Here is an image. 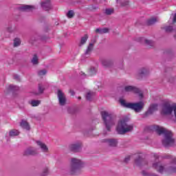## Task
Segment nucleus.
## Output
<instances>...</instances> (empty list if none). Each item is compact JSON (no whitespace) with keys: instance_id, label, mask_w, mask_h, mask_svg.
I'll use <instances>...</instances> for the list:
<instances>
[{"instance_id":"1","label":"nucleus","mask_w":176,"mask_h":176,"mask_svg":"<svg viewBox=\"0 0 176 176\" xmlns=\"http://www.w3.org/2000/svg\"><path fill=\"white\" fill-rule=\"evenodd\" d=\"M153 131H155L158 135H162L163 134L164 139L162 140V145L165 148H168V146H174L175 144V140L173 139V132L164 127L159 126L157 125H154L150 127Z\"/></svg>"},{"instance_id":"2","label":"nucleus","mask_w":176,"mask_h":176,"mask_svg":"<svg viewBox=\"0 0 176 176\" xmlns=\"http://www.w3.org/2000/svg\"><path fill=\"white\" fill-rule=\"evenodd\" d=\"M165 159H170V161L168 166L162 164V162H158L153 164V168L157 170V173L160 174H163L164 171H168L169 173L176 174V157L168 155L165 157Z\"/></svg>"},{"instance_id":"3","label":"nucleus","mask_w":176,"mask_h":176,"mask_svg":"<svg viewBox=\"0 0 176 176\" xmlns=\"http://www.w3.org/2000/svg\"><path fill=\"white\" fill-rule=\"evenodd\" d=\"M85 164L82 160L77 158H72L68 173L70 175H80V174H82V168H83Z\"/></svg>"},{"instance_id":"4","label":"nucleus","mask_w":176,"mask_h":176,"mask_svg":"<svg viewBox=\"0 0 176 176\" xmlns=\"http://www.w3.org/2000/svg\"><path fill=\"white\" fill-rule=\"evenodd\" d=\"M127 122H129V118L127 117H125L119 121L116 128L118 134H126V133L133 131V125L127 124Z\"/></svg>"},{"instance_id":"5","label":"nucleus","mask_w":176,"mask_h":176,"mask_svg":"<svg viewBox=\"0 0 176 176\" xmlns=\"http://www.w3.org/2000/svg\"><path fill=\"white\" fill-rule=\"evenodd\" d=\"M120 103L121 104L122 107H124V108L133 109V111H135V112H141L145 105V104L142 101L135 103H131L126 102V100L123 99H120Z\"/></svg>"},{"instance_id":"6","label":"nucleus","mask_w":176,"mask_h":176,"mask_svg":"<svg viewBox=\"0 0 176 176\" xmlns=\"http://www.w3.org/2000/svg\"><path fill=\"white\" fill-rule=\"evenodd\" d=\"M101 116L107 131H111V128L115 124L113 117L107 111H102Z\"/></svg>"},{"instance_id":"7","label":"nucleus","mask_w":176,"mask_h":176,"mask_svg":"<svg viewBox=\"0 0 176 176\" xmlns=\"http://www.w3.org/2000/svg\"><path fill=\"white\" fill-rule=\"evenodd\" d=\"M124 91L126 92L135 93V94H138L140 98H142V97H144V94H142L141 90L134 86H126L124 87Z\"/></svg>"},{"instance_id":"8","label":"nucleus","mask_w":176,"mask_h":176,"mask_svg":"<svg viewBox=\"0 0 176 176\" xmlns=\"http://www.w3.org/2000/svg\"><path fill=\"white\" fill-rule=\"evenodd\" d=\"M58 100L59 102V105L61 107H64L67 104V97L65 96V94L63 93L61 89H58L57 92Z\"/></svg>"},{"instance_id":"9","label":"nucleus","mask_w":176,"mask_h":176,"mask_svg":"<svg viewBox=\"0 0 176 176\" xmlns=\"http://www.w3.org/2000/svg\"><path fill=\"white\" fill-rule=\"evenodd\" d=\"M37 154L38 151L34 147H28L23 151V156H34Z\"/></svg>"},{"instance_id":"10","label":"nucleus","mask_w":176,"mask_h":176,"mask_svg":"<svg viewBox=\"0 0 176 176\" xmlns=\"http://www.w3.org/2000/svg\"><path fill=\"white\" fill-rule=\"evenodd\" d=\"M135 163L139 167H142V166H145V164H148V161L144 160L141 155H138L136 159L135 160Z\"/></svg>"},{"instance_id":"11","label":"nucleus","mask_w":176,"mask_h":176,"mask_svg":"<svg viewBox=\"0 0 176 176\" xmlns=\"http://www.w3.org/2000/svg\"><path fill=\"white\" fill-rule=\"evenodd\" d=\"M69 149L72 151V152H80L82 149V143L78 142V143L70 144L69 146Z\"/></svg>"},{"instance_id":"12","label":"nucleus","mask_w":176,"mask_h":176,"mask_svg":"<svg viewBox=\"0 0 176 176\" xmlns=\"http://www.w3.org/2000/svg\"><path fill=\"white\" fill-rule=\"evenodd\" d=\"M36 142L38 146L41 148L42 152H44L45 153H47L49 152V148H47V146H46L45 143L42 142L41 141H36Z\"/></svg>"},{"instance_id":"13","label":"nucleus","mask_w":176,"mask_h":176,"mask_svg":"<svg viewBox=\"0 0 176 176\" xmlns=\"http://www.w3.org/2000/svg\"><path fill=\"white\" fill-rule=\"evenodd\" d=\"M41 7L44 10H50L52 9V4L50 0H45L41 3Z\"/></svg>"},{"instance_id":"14","label":"nucleus","mask_w":176,"mask_h":176,"mask_svg":"<svg viewBox=\"0 0 176 176\" xmlns=\"http://www.w3.org/2000/svg\"><path fill=\"white\" fill-rule=\"evenodd\" d=\"M157 104H151L146 111V115H152L155 112V111H157Z\"/></svg>"},{"instance_id":"15","label":"nucleus","mask_w":176,"mask_h":176,"mask_svg":"<svg viewBox=\"0 0 176 176\" xmlns=\"http://www.w3.org/2000/svg\"><path fill=\"white\" fill-rule=\"evenodd\" d=\"M101 63L102 65H103V67H105L106 68L111 67L112 64H113L112 60L110 59H102Z\"/></svg>"},{"instance_id":"16","label":"nucleus","mask_w":176,"mask_h":176,"mask_svg":"<svg viewBox=\"0 0 176 176\" xmlns=\"http://www.w3.org/2000/svg\"><path fill=\"white\" fill-rule=\"evenodd\" d=\"M93 49H94V44L93 43H91L89 44L87 50H85V55L90 56V54H91V52H93Z\"/></svg>"},{"instance_id":"17","label":"nucleus","mask_w":176,"mask_h":176,"mask_svg":"<svg viewBox=\"0 0 176 176\" xmlns=\"http://www.w3.org/2000/svg\"><path fill=\"white\" fill-rule=\"evenodd\" d=\"M105 142L109 145V146H116L118 145V140L116 139H106Z\"/></svg>"},{"instance_id":"18","label":"nucleus","mask_w":176,"mask_h":176,"mask_svg":"<svg viewBox=\"0 0 176 176\" xmlns=\"http://www.w3.org/2000/svg\"><path fill=\"white\" fill-rule=\"evenodd\" d=\"M96 34H100L102 35V34H108L109 32V29L107 28H97L96 30Z\"/></svg>"},{"instance_id":"19","label":"nucleus","mask_w":176,"mask_h":176,"mask_svg":"<svg viewBox=\"0 0 176 176\" xmlns=\"http://www.w3.org/2000/svg\"><path fill=\"white\" fill-rule=\"evenodd\" d=\"M149 74V70L146 68H142L139 71V76L141 78H144V76H146Z\"/></svg>"},{"instance_id":"20","label":"nucleus","mask_w":176,"mask_h":176,"mask_svg":"<svg viewBox=\"0 0 176 176\" xmlns=\"http://www.w3.org/2000/svg\"><path fill=\"white\" fill-rule=\"evenodd\" d=\"M21 127L22 129H24L25 130L30 131V124H28L25 120H22V121L20 123Z\"/></svg>"},{"instance_id":"21","label":"nucleus","mask_w":176,"mask_h":176,"mask_svg":"<svg viewBox=\"0 0 176 176\" xmlns=\"http://www.w3.org/2000/svg\"><path fill=\"white\" fill-rule=\"evenodd\" d=\"M159 21V19L156 17H153L147 21V25H153V24H156Z\"/></svg>"},{"instance_id":"22","label":"nucleus","mask_w":176,"mask_h":176,"mask_svg":"<svg viewBox=\"0 0 176 176\" xmlns=\"http://www.w3.org/2000/svg\"><path fill=\"white\" fill-rule=\"evenodd\" d=\"M87 39H89V35L87 34H85L84 36L81 37L79 46H83L87 42Z\"/></svg>"},{"instance_id":"23","label":"nucleus","mask_w":176,"mask_h":176,"mask_svg":"<svg viewBox=\"0 0 176 176\" xmlns=\"http://www.w3.org/2000/svg\"><path fill=\"white\" fill-rule=\"evenodd\" d=\"M20 9L21 10H32V9H35V7L32 6L25 5V6H21Z\"/></svg>"},{"instance_id":"24","label":"nucleus","mask_w":176,"mask_h":176,"mask_svg":"<svg viewBox=\"0 0 176 176\" xmlns=\"http://www.w3.org/2000/svg\"><path fill=\"white\" fill-rule=\"evenodd\" d=\"M115 10L113 8H106L104 10V14H107V16H111V14H113V12Z\"/></svg>"},{"instance_id":"25","label":"nucleus","mask_w":176,"mask_h":176,"mask_svg":"<svg viewBox=\"0 0 176 176\" xmlns=\"http://www.w3.org/2000/svg\"><path fill=\"white\" fill-rule=\"evenodd\" d=\"M20 134V132L16 129H12L10 131V137H16V135H19Z\"/></svg>"},{"instance_id":"26","label":"nucleus","mask_w":176,"mask_h":176,"mask_svg":"<svg viewBox=\"0 0 176 176\" xmlns=\"http://www.w3.org/2000/svg\"><path fill=\"white\" fill-rule=\"evenodd\" d=\"M45 91V87H43V85L42 84L38 85V91L36 92L35 94L36 96H38V94H42L43 91Z\"/></svg>"},{"instance_id":"27","label":"nucleus","mask_w":176,"mask_h":176,"mask_svg":"<svg viewBox=\"0 0 176 176\" xmlns=\"http://www.w3.org/2000/svg\"><path fill=\"white\" fill-rule=\"evenodd\" d=\"M20 88L16 85H9L8 86V90H10L11 91H17V90H19Z\"/></svg>"},{"instance_id":"28","label":"nucleus","mask_w":176,"mask_h":176,"mask_svg":"<svg viewBox=\"0 0 176 176\" xmlns=\"http://www.w3.org/2000/svg\"><path fill=\"white\" fill-rule=\"evenodd\" d=\"M29 104H30V105H32V107H38V105H39L41 104V101L40 100H31L30 102H29Z\"/></svg>"},{"instance_id":"29","label":"nucleus","mask_w":176,"mask_h":176,"mask_svg":"<svg viewBox=\"0 0 176 176\" xmlns=\"http://www.w3.org/2000/svg\"><path fill=\"white\" fill-rule=\"evenodd\" d=\"M38 56H36V54H34L32 59V63L33 64V65H36L38 64Z\"/></svg>"},{"instance_id":"30","label":"nucleus","mask_w":176,"mask_h":176,"mask_svg":"<svg viewBox=\"0 0 176 176\" xmlns=\"http://www.w3.org/2000/svg\"><path fill=\"white\" fill-rule=\"evenodd\" d=\"M21 43V41H20V38H14V47H17L18 46H20Z\"/></svg>"},{"instance_id":"31","label":"nucleus","mask_w":176,"mask_h":176,"mask_svg":"<svg viewBox=\"0 0 176 176\" xmlns=\"http://www.w3.org/2000/svg\"><path fill=\"white\" fill-rule=\"evenodd\" d=\"M74 16H75V12L72 10H69L67 13V16L68 17V19H72Z\"/></svg>"},{"instance_id":"32","label":"nucleus","mask_w":176,"mask_h":176,"mask_svg":"<svg viewBox=\"0 0 176 176\" xmlns=\"http://www.w3.org/2000/svg\"><path fill=\"white\" fill-rule=\"evenodd\" d=\"M96 72H97V70H96V68L94 67H91L89 71V74L90 76H93V75H96Z\"/></svg>"},{"instance_id":"33","label":"nucleus","mask_w":176,"mask_h":176,"mask_svg":"<svg viewBox=\"0 0 176 176\" xmlns=\"http://www.w3.org/2000/svg\"><path fill=\"white\" fill-rule=\"evenodd\" d=\"M93 94H94L93 92H88L86 96V98L88 101H91V98L93 97Z\"/></svg>"},{"instance_id":"34","label":"nucleus","mask_w":176,"mask_h":176,"mask_svg":"<svg viewBox=\"0 0 176 176\" xmlns=\"http://www.w3.org/2000/svg\"><path fill=\"white\" fill-rule=\"evenodd\" d=\"M144 42L148 46H153V41L148 39H144Z\"/></svg>"},{"instance_id":"35","label":"nucleus","mask_w":176,"mask_h":176,"mask_svg":"<svg viewBox=\"0 0 176 176\" xmlns=\"http://www.w3.org/2000/svg\"><path fill=\"white\" fill-rule=\"evenodd\" d=\"M49 174V168H45L43 170L42 173V176H46Z\"/></svg>"},{"instance_id":"36","label":"nucleus","mask_w":176,"mask_h":176,"mask_svg":"<svg viewBox=\"0 0 176 176\" xmlns=\"http://www.w3.org/2000/svg\"><path fill=\"white\" fill-rule=\"evenodd\" d=\"M46 69H43V70H40L38 72V74L39 75V76H43V75H46Z\"/></svg>"},{"instance_id":"37","label":"nucleus","mask_w":176,"mask_h":176,"mask_svg":"<svg viewBox=\"0 0 176 176\" xmlns=\"http://www.w3.org/2000/svg\"><path fill=\"white\" fill-rule=\"evenodd\" d=\"M13 78L15 80H16V82H20L21 80L20 76L17 74H14Z\"/></svg>"},{"instance_id":"38","label":"nucleus","mask_w":176,"mask_h":176,"mask_svg":"<svg viewBox=\"0 0 176 176\" xmlns=\"http://www.w3.org/2000/svg\"><path fill=\"white\" fill-rule=\"evenodd\" d=\"M174 80H175V78H174V77H170L169 78H168V82H169V83H174Z\"/></svg>"},{"instance_id":"39","label":"nucleus","mask_w":176,"mask_h":176,"mask_svg":"<svg viewBox=\"0 0 176 176\" xmlns=\"http://www.w3.org/2000/svg\"><path fill=\"white\" fill-rule=\"evenodd\" d=\"M124 162V163H129V162H130V155L125 157Z\"/></svg>"},{"instance_id":"40","label":"nucleus","mask_w":176,"mask_h":176,"mask_svg":"<svg viewBox=\"0 0 176 176\" xmlns=\"http://www.w3.org/2000/svg\"><path fill=\"white\" fill-rule=\"evenodd\" d=\"M128 5H129V1H127L121 3V6H128Z\"/></svg>"},{"instance_id":"41","label":"nucleus","mask_w":176,"mask_h":176,"mask_svg":"<svg viewBox=\"0 0 176 176\" xmlns=\"http://www.w3.org/2000/svg\"><path fill=\"white\" fill-rule=\"evenodd\" d=\"M69 93H70L71 96H75V91H74V90L70 89Z\"/></svg>"},{"instance_id":"42","label":"nucleus","mask_w":176,"mask_h":176,"mask_svg":"<svg viewBox=\"0 0 176 176\" xmlns=\"http://www.w3.org/2000/svg\"><path fill=\"white\" fill-rule=\"evenodd\" d=\"M173 23H176V13L175 14L174 16H173Z\"/></svg>"},{"instance_id":"43","label":"nucleus","mask_w":176,"mask_h":176,"mask_svg":"<svg viewBox=\"0 0 176 176\" xmlns=\"http://www.w3.org/2000/svg\"><path fill=\"white\" fill-rule=\"evenodd\" d=\"M153 156L155 159H159V154H154Z\"/></svg>"},{"instance_id":"44","label":"nucleus","mask_w":176,"mask_h":176,"mask_svg":"<svg viewBox=\"0 0 176 176\" xmlns=\"http://www.w3.org/2000/svg\"><path fill=\"white\" fill-rule=\"evenodd\" d=\"M81 75H84V76H83V78H85V77H86V74H85V73H82Z\"/></svg>"},{"instance_id":"45","label":"nucleus","mask_w":176,"mask_h":176,"mask_svg":"<svg viewBox=\"0 0 176 176\" xmlns=\"http://www.w3.org/2000/svg\"><path fill=\"white\" fill-rule=\"evenodd\" d=\"M8 30L9 31V32H12V30H10V28H8Z\"/></svg>"},{"instance_id":"46","label":"nucleus","mask_w":176,"mask_h":176,"mask_svg":"<svg viewBox=\"0 0 176 176\" xmlns=\"http://www.w3.org/2000/svg\"><path fill=\"white\" fill-rule=\"evenodd\" d=\"M82 98L80 96L78 97V100H81Z\"/></svg>"},{"instance_id":"47","label":"nucleus","mask_w":176,"mask_h":176,"mask_svg":"<svg viewBox=\"0 0 176 176\" xmlns=\"http://www.w3.org/2000/svg\"><path fill=\"white\" fill-rule=\"evenodd\" d=\"M119 1V0H117V2H118Z\"/></svg>"}]
</instances>
